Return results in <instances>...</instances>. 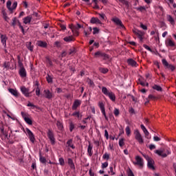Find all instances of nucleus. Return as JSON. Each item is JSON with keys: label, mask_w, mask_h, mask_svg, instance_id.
<instances>
[{"label": "nucleus", "mask_w": 176, "mask_h": 176, "mask_svg": "<svg viewBox=\"0 0 176 176\" xmlns=\"http://www.w3.org/2000/svg\"><path fill=\"white\" fill-rule=\"evenodd\" d=\"M155 153L158 155V156H161L162 157H167V156L171 153V151H170V148H163L160 150H155Z\"/></svg>", "instance_id": "obj_1"}, {"label": "nucleus", "mask_w": 176, "mask_h": 176, "mask_svg": "<svg viewBox=\"0 0 176 176\" xmlns=\"http://www.w3.org/2000/svg\"><path fill=\"white\" fill-rule=\"evenodd\" d=\"M134 135L135 139L138 141V144H140V145H144V138L138 129L134 131Z\"/></svg>", "instance_id": "obj_2"}, {"label": "nucleus", "mask_w": 176, "mask_h": 176, "mask_svg": "<svg viewBox=\"0 0 176 176\" xmlns=\"http://www.w3.org/2000/svg\"><path fill=\"white\" fill-rule=\"evenodd\" d=\"M69 28L72 30L74 36H78L79 35V30L82 28V25H80L79 23H78L76 26L72 24L69 25Z\"/></svg>", "instance_id": "obj_3"}, {"label": "nucleus", "mask_w": 176, "mask_h": 176, "mask_svg": "<svg viewBox=\"0 0 176 176\" xmlns=\"http://www.w3.org/2000/svg\"><path fill=\"white\" fill-rule=\"evenodd\" d=\"M135 162H133L134 166H139V167H144V159L139 155L135 157Z\"/></svg>", "instance_id": "obj_4"}, {"label": "nucleus", "mask_w": 176, "mask_h": 176, "mask_svg": "<svg viewBox=\"0 0 176 176\" xmlns=\"http://www.w3.org/2000/svg\"><path fill=\"white\" fill-rule=\"evenodd\" d=\"M16 8H17V1H14L12 3V1H7V8L8 9V10H10V12L12 13L13 10H16Z\"/></svg>", "instance_id": "obj_5"}, {"label": "nucleus", "mask_w": 176, "mask_h": 176, "mask_svg": "<svg viewBox=\"0 0 176 176\" xmlns=\"http://www.w3.org/2000/svg\"><path fill=\"white\" fill-rule=\"evenodd\" d=\"M133 32L134 34H135V35H137L140 42H142V41H144V36L145 35V33L144 32L135 29L133 30Z\"/></svg>", "instance_id": "obj_6"}, {"label": "nucleus", "mask_w": 176, "mask_h": 176, "mask_svg": "<svg viewBox=\"0 0 176 176\" xmlns=\"http://www.w3.org/2000/svg\"><path fill=\"white\" fill-rule=\"evenodd\" d=\"M47 137L52 145H54V144H56V139L54 138V134L53 133V131L49 130L47 132Z\"/></svg>", "instance_id": "obj_7"}, {"label": "nucleus", "mask_w": 176, "mask_h": 176, "mask_svg": "<svg viewBox=\"0 0 176 176\" xmlns=\"http://www.w3.org/2000/svg\"><path fill=\"white\" fill-rule=\"evenodd\" d=\"M26 134L30 140L31 142H35V136L34 135V133H32V131H31V130H30L29 129H26Z\"/></svg>", "instance_id": "obj_8"}, {"label": "nucleus", "mask_w": 176, "mask_h": 176, "mask_svg": "<svg viewBox=\"0 0 176 176\" xmlns=\"http://www.w3.org/2000/svg\"><path fill=\"white\" fill-rule=\"evenodd\" d=\"M21 115L23 118L24 119L25 122H26V123L28 124H32V120H31V118H30V117L28 116V114L24 113V112H21Z\"/></svg>", "instance_id": "obj_9"}, {"label": "nucleus", "mask_w": 176, "mask_h": 176, "mask_svg": "<svg viewBox=\"0 0 176 176\" xmlns=\"http://www.w3.org/2000/svg\"><path fill=\"white\" fill-rule=\"evenodd\" d=\"M98 107L99 108H100V111L102 115L104 116V118L107 120L108 117H107V113H105V105L104 104V103L102 102H99Z\"/></svg>", "instance_id": "obj_10"}, {"label": "nucleus", "mask_w": 176, "mask_h": 176, "mask_svg": "<svg viewBox=\"0 0 176 176\" xmlns=\"http://www.w3.org/2000/svg\"><path fill=\"white\" fill-rule=\"evenodd\" d=\"M21 91L25 96V97H30L31 92H30V89L23 86L21 87Z\"/></svg>", "instance_id": "obj_11"}, {"label": "nucleus", "mask_w": 176, "mask_h": 176, "mask_svg": "<svg viewBox=\"0 0 176 176\" xmlns=\"http://www.w3.org/2000/svg\"><path fill=\"white\" fill-rule=\"evenodd\" d=\"M111 21L115 23V24H116L117 25H120V27H121L122 28H124V25H123L122 21H120V19H119V18H118L116 16L113 17L111 19Z\"/></svg>", "instance_id": "obj_12"}, {"label": "nucleus", "mask_w": 176, "mask_h": 176, "mask_svg": "<svg viewBox=\"0 0 176 176\" xmlns=\"http://www.w3.org/2000/svg\"><path fill=\"white\" fill-rule=\"evenodd\" d=\"M44 97L48 100H52L53 93H52L49 89H45L44 90Z\"/></svg>", "instance_id": "obj_13"}, {"label": "nucleus", "mask_w": 176, "mask_h": 176, "mask_svg": "<svg viewBox=\"0 0 176 176\" xmlns=\"http://www.w3.org/2000/svg\"><path fill=\"white\" fill-rule=\"evenodd\" d=\"M165 44L167 47H174V46H175V43L174 42V41L170 38L166 40Z\"/></svg>", "instance_id": "obj_14"}, {"label": "nucleus", "mask_w": 176, "mask_h": 176, "mask_svg": "<svg viewBox=\"0 0 176 176\" xmlns=\"http://www.w3.org/2000/svg\"><path fill=\"white\" fill-rule=\"evenodd\" d=\"M140 127L142 131L144 133L146 138H148L149 140L151 138V136H149V132L148 131L145 126H144V124H141Z\"/></svg>", "instance_id": "obj_15"}, {"label": "nucleus", "mask_w": 176, "mask_h": 176, "mask_svg": "<svg viewBox=\"0 0 176 176\" xmlns=\"http://www.w3.org/2000/svg\"><path fill=\"white\" fill-rule=\"evenodd\" d=\"M19 75L21 78H25L27 76V72L24 67H21L19 69Z\"/></svg>", "instance_id": "obj_16"}, {"label": "nucleus", "mask_w": 176, "mask_h": 176, "mask_svg": "<svg viewBox=\"0 0 176 176\" xmlns=\"http://www.w3.org/2000/svg\"><path fill=\"white\" fill-rule=\"evenodd\" d=\"M32 20V16L29 15V16L23 18V23L24 24H30V23H31Z\"/></svg>", "instance_id": "obj_17"}, {"label": "nucleus", "mask_w": 176, "mask_h": 176, "mask_svg": "<svg viewBox=\"0 0 176 176\" xmlns=\"http://www.w3.org/2000/svg\"><path fill=\"white\" fill-rule=\"evenodd\" d=\"M1 41L4 47H6V41H8V37H6V35L2 34L1 36Z\"/></svg>", "instance_id": "obj_18"}, {"label": "nucleus", "mask_w": 176, "mask_h": 176, "mask_svg": "<svg viewBox=\"0 0 176 176\" xmlns=\"http://www.w3.org/2000/svg\"><path fill=\"white\" fill-rule=\"evenodd\" d=\"M107 96L111 101H113V102L116 101V96H115V94L113 92L109 91V93Z\"/></svg>", "instance_id": "obj_19"}, {"label": "nucleus", "mask_w": 176, "mask_h": 176, "mask_svg": "<svg viewBox=\"0 0 176 176\" xmlns=\"http://www.w3.org/2000/svg\"><path fill=\"white\" fill-rule=\"evenodd\" d=\"M90 22L91 24H101V21H100L98 18L96 17H92Z\"/></svg>", "instance_id": "obj_20"}, {"label": "nucleus", "mask_w": 176, "mask_h": 176, "mask_svg": "<svg viewBox=\"0 0 176 176\" xmlns=\"http://www.w3.org/2000/svg\"><path fill=\"white\" fill-rule=\"evenodd\" d=\"M80 100H76L73 104L72 106V109L75 110L76 109V108H78V107H79L80 105Z\"/></svg>", "instance_id": "obj_21"}, {"label": "nucleus", "mask_w": 176, "mask_h": 176, "mask_svg": "<svg viewBox=\"0 0 176 176\" xmlns=\"http://www.w3.org/2000/svg\"><path fill=\"white\" fill-rule=\"evenodd\" d=\"M40 47H46L47 43L42 41H38L36 43Z\"/></svg>", "instance_id": "obj_22"}, {"label": "nucleus", "mask_w": 176, "mask_h": 176, "mask_svg": "<svg viewBox=\"0 0 176 176\" xmlns=\"http://www.w3.org/2000/svg\"><path fill=\"white\" fill-rule=\"evenodd\" d=\"M166 19L172 25H175V21H174V19L171 15H167Z\"/></svg>", "instance_id": "obj_23"}, {"label": "nucleus", "mask_w": 176, "mask_h": 176, "mask_svg": "<svg viewBox=\"0 0 176 176\" xmlns=\"http://www.w3.org/2000/svg\"><path fill=\"white\" fill-rule=\"evenodd\" d=\"M127 63L129 65H131V67L137 66V62L133 59H128Z\"/></svg>", "instance_id": "obj_24"}, {"label": "nucleus", "mask_w": 176, "mask_h": 176, "mask_svg": "<svg viewBox=\"0 0 176 176\" xmlns=\"http://www.w3.org/2000/svg\"><path fill=\"white\" fill-rule=\"evenodd\" d=\"M65 42H74L75 41V38L72 36H67L63 38Z\"/></svg>", "instance_id": "obj_25"}, {"label": "nucleus", "mask_w": 176, "mask_h": 176, "mask_svg": "<svg viewBox=\"0 0 176 176\" xmlns=\"http://www.w3.org/2000/svg\"><path fill=\"white\" fill-rule=\"evenodd\" d=\"M148 168H151V170H155V166H153V160L149 159L148 160Z\"/></svg>", "instance_id": "obj_26"}, {"label": "nucleus", "mask_w": 176, "mask_h": 176, "mask_svg": "<svg viewBox=\"0 0 176 176\" xmlns=\"http://www.w3.org/2000/svg\"><path fill=\"white\" fill-rule=\"evenodd\" d=\"M139 82L142 86H146L147 87L149 86V84L146 82V81L144 80L142 77L139 78Z\"/></svg>", "instance_id": "obj_27"}, {"label": "nucleus", "mask_w": 176, "mask_h": 176, "mask_svg": "<svg viewBox=\"0 0 176 176\" xmlns=\"http://www.w3.org/2000/svg\"><path fill=\"white\" fill-rule=\"evenodd\" d=\"M10 93L12 94V96H14V97H19V92L17 90L14 89H9Z\"/></svg>", "instance_id": "obj_28"}, {"label": "nucleus", "mask_w": 176, "mask_h": 176, "mask_svg": "<svg viewBox=\"0 0 176 176\" xmlns=\"http://www.w3.org/2000/svg\"><path fill=\"white\" fill-rule=\"evenodd\" d=\"M95 57H108V56L101 52H97L95 53Z\"/></svg>", "instance_id": "obj_29"}, {"label": "nucleus", "mask_w": 176, "mask_h": 176, "mask_svg": "<svg viewBox=\"0 0 176 176\" xmlns=\"http://www.w3.org/2000/svg\"><path fill=\"white\" fill-rule=\"evenodd\" d=\"M19 23H20V21H19V19H17V18L14 17L12 19V25L13 27H15V25H19Z\"/></svg>", "instance_id": "obj_30"}, {"label": "nucleus", "mask_w": 176, "mask_h": 176, "mask_svg": "<svg viewBox=\"0 0 176 176\" xmlns=\"http://www.w3.org/2000/svg\"><path fill=\"white\" fill-rule=\"evenodd\" d=\"M67 162L70 168H75V165L74 164V161H72V159L69 158Z\"/></svg>", "instance_id": "obj_31"}, {"label": "nucleus", "mask_w": 176, "mask_h": 176, "mask_svg": "<svg viewBox=\"0 0 176 176\" xmlns=\"http://www.w3.org/2000/svg\"><path fill=\"white\" fill-rule=\"evenodd\" d=\"M26 47L28 49V50H30V52H34V45H31V42L27 43Z\"/></svg>", "instance_id": "obj_32"}, {"label": "nucleus", "mask_w": 176, "mask_h": 176, "mask_svg": "<svg viewBox=\"0 0 176 176\" xmlns=\"http://www.w3.org/2000/svg\"><path fill=\"white\" fill-rule=\"evenodd\" d=\"M2 14H3V18L4 19V20H6V21L9 23V17H8V14H6V12L5 11H2Z\"/></svg>", "instance_id": "obj_33"}, {"label": "nucleus", "mask_w": 176, "mask_h": 176, "mask_svg": "<svg viewBox=\"0 0 176 176\" xmlns=\"http://www.w3.org/2000/svg\"><path fill=\"white\" fill-rule=\"evenodd\" d=\"M102 93H103V94H104V96H107L109 94V91H108V89H107V87H102Z\"/></svg>", "instance_id": "obj_34"}, {"label": "nucleus", "mask_w": 176, "mask_h": 176, "mask_svg": "<svg viewBox=\"0 0 176 176\" xmlns=\"http://www.w3.org/2000/svg\"><path fill=\"white\" fill-rule=\"evenodd\" d=\"M92 151H93V146H91V145L89 144L87 148V152L89 156H91V155H93V153H91Z\"/></svg>", "instance_id": "obj_35"}, {"label": "nucleus", "mask_w": 176, "mask_h": 176, "mask_svg": "<svg viewBox=\"0 0 176 176\" xmlns=\"http://www.w3.org/2000/svg\"><path fill=\"white\" fill-rule=\"evenodd\" d=\"M56 126L59 130H63V122H61L60 121H57Z\"/></svg>", "instance_id": "obj_36"}, {"label": "nucleus", "mask_w": 176, "mask_h": 176, "mask_svg": "<svg viewBox=\"0 0 176 176\" xmlns=\"http://www.w3.org/2000/svg\"><path fill=\"white\" fill-rule=\"evenodd\" d=\"M46 79L48 83H53V78L50 76L49 74L47 75Z\"/></svg>", "instance_id": "obj_37"}, {"label": "nucleus", "mask_w": 176, "mask_h": 176, "mask_svg": "<svg viewBox=\"0 0 176 176\" xmlns=\"http://www.w3.org/2000/svg\"><path fill=\"white\" fill-rule=\"evenodd\" d=\"M116 1H118V2H120V3H122V5H124L125 6H129V1H126V0H116Z\"/></svg>", "instance_id": "obj_38"}, {"label": "nucleus", "mask_w": 176, "mask_h": 176, "mask_svg": "<svg viewBox=\"0 0 176 176\" xmlns=\"http://www.w3.org/2000/svg\"><path fill=\"white\" fill-rule=\"evenodd\" d=\"M126 134L128 137H130L131 134V131L130 130V126H126L125 129Z\"/></svg>", "instance_id": "obj_39"}, {"label": "nucleus", "mask_w": 176, "mask_h": 176, "mask_svg": "<svg viewBox=\"0 0 176 176\" xmlns=\"http://www.w3.org/2000/svg\"><path fill=\"white\" fill-rule=\"evenodd\" d=\"M153 89L154 90H157V91H162V87L157 85L153 86Z\"/></svg>", "instance_id": "obj_40"}, {"label": "nucleus", "mask_w": 176, "mask_h": 176, "mask_svg": "<svg viewBox=\"0 0 176 176\" xmlns=\"http://www.w3.org/2000/svg\"><path fill=\"white\" fill-rule=\"evenodd\" d=\"M109 171H108V173L110 174V175H115L116 173L113 170V166H110L109 167Z\"/></svg>", "instance_id": "obj_41"}, {"label": "nucleus", "mask_w": 176, "mask_h": 176, "mask_svg": "<svg viewBox=\"0 0 176 176\" xmlns=\"http://www.w3.org/2000/svg\"><path fill=\"white\" fill-rule=\"evenodd\" d=\"M40 162L41 163H43V164H46V158L40 155Z\"/></svg>", "instance_id": "obj_42"}, {"label": "nucleus", "mask_w": 176, "mask_h": 176, "mask_svg": "<svg viewBox=\"0 0 176 176\" xmlns=\"http://www.w3.org/2000/svg\"><path fill=\"white\" fill-rule=\"evenodd\" d=\"M58 162H59V164H60V166H64V164H65V162L64 161V158H63V157H60L58 159Z\"/></svg>", "instance_id": "obj_43"}, {"label": "nucleus", "mask_w": 176, "mask_h": 176, "mask_svg": "<svg viewBox=\"0 0 176 176\" xmlns=\"http://www.w3.org/2000/svg\"><path fill=\"white\" fill-rule=\"evenodd\" d=\"M102 159L104 160H109V154L105 153L102 156Z\"/></svg>", "instance_id": "obj_44"}, {"label": "nucleus", "mask_w": 176, "mask_h": 176, "mask_svg": "<svg viewBox=\"0 0 176 176\" xmlns=\"http://www.w3.org/2000/svg\"><path fill=\"white\" fill-rule=\"evenodd\" d=\"M119 146L121 147L124 146V139H123V138L120 139Z\"/></svg>", "instance_id": "obj_45"}, {"label": "nucleus", "mask_w": 176, "mask_h": 176, "mask_svg": "<svg viewBox=\"0 0 176 176\" xmlns=\"http://www.w3.org/2000/svg\"><path fill=\"white\" fill-rule=\"evenodd\" d=\"M99 71H100L102 74H107L108 72V69L101 67L99 69Z\"/></svg>", "instance_id": "obj_46"}, {"label": "nucleus", "mask_w": 176, "mask_h": 176, "mask_svg": "<svg viewBox=\"0 0 176 176\" xmlns=\"http://www.w3.org/2000/svg\"><path fill=\"white\" fill-rule=\"evenodd\" d=\"M93 30L94 35H96V34H98L100 32V29H98V28H94Z\"/></svg>", "instance_id": "obj_47"}, {"label": "nucleus", "mask_w": 176, "mask_h": 176, "mask_svg": "<svg viewBox=\"0 0 176 176\" xmlns=\"http://www.w3.org/2000/svg\"><path fill=\"white\" fill-rule=\"evenodd\" d=\"M108 167V162H105L104 163H102L101 168H107Z\"/></svg>", "instance_id": "obj_48"}, {"label": "nucleus", "mask_w": 176, "mask_h": 176, "mask_svg": "<svg viewBox=\"0 0 176 176\" xmlns=\"http://www.w3.org/2000/svg\"><path fill=\"white\" fill-rule=\"evenodd\" d=\"M74 129H75V124H74V123H72V122H70V124H69L70 131H73Z\"/></svg>", "instance_id": "obj_49"}, {"label": "nucleus", "mask_w": 176, "mask_h": 176, "mask_svg": "<svg viewBox=\"0 0 176 176\" xmlns=\"http://www.w3.org/2000/svg\"><path fill=\"white\" fill-rule=\"evenodd\" d=\"M19 27L24 35L25 34L24 28L23 27V25H21V23H19Z\"/></svg>", "instance_id": "obj_50"}, {"label": "nucleus", "mask_w": 176, "mask_h": 176, "mask_svg": "<svg viewBox=\"0 0 176 176\" xmlns=\"http://www.w3.org/2000/svg\"><path fill=\"white\" fill-rule=\"evenodd\" d=\"M162 64L164 65H165V67H168L169 65L168 63L167 62V60L166 59H162Z\"/></svg>", "instance_id": "obj_51"}, {"label": "nucleus", "mask_w": 176, "mask_h": 176, "mask_svg": "<svg viewBox=\"0 0 176 176\" xmlns=\"http://www.w3.org/2000/svg\"><path fill=\"white\" fill-rule=\"evenodd\" d=\"M100 17H101L102 20H105V19H107V16H105V14L104 13H101L99 14Z\"/></svg>", "instance_id": "obj_52"}, {"label": "nucleus", "mask_w": 176, "mask_h": 176, "mask_svg": "<svg viewBox=\"0 0 176 176\" xmlns=\"http://www.w3.org/2000/svg\"><path fill=\"white\" fill-rule=\"evenodd\" d=\"M54 46H56V47H60L61 46V43H60V41H56L54 43Z\"/></svg>", "instance_id": "obj_53"}, {"label": "nucleus", "mask_w": 176, "mask_h": 176, "mask_svg": "<svg viewBox=\"0 0 176 176\" xmlns=\"http://www.w3.org/2000/svg\"><path fill=\"white\" fill-rule=\"evenodd\" d=\"M119 113H120L119 109H114V115H115V116H119Z\"/></svg>", "instance_id": "obj_54"}, {"label": "nucleus", "mask_w": 176, "mask_h": 176, "mask_svg": "<svg viewBox=\"0 0 176 176\" xmlns=\"http://www.w3.org/2000/svg\"><path fill=\"white\" fill-rule=\"evenodd\" d=\"M168 68H169L170 71H174V69H175V67L173 65H168Z\"/></svg>", "instance_id": "obj_55"}, {"label": "nucleus", "mask_w": 176, "mask_h": 176, "mask_svg": "<svg viewBox=\"0 0 176 176\" xmlns=\"http://www.w3.org/2000/svg\"><path fill=\"white\" fill-rule=\"evenodd\" d=\"M91 30H92L91 28H89V32H85V36H89V35H90V32H91Z\"/></svg>", "instance_id": "obj_56"}, {"label": "nucleus", "mask_w": 176, "mask_h": 176, "mask_svg": "<svg viewBox=\"0 0 176 176\" xmlns=\"http://www.w3.org/2000/svg\"><path fill=\"white\" fill-rule=\"evenodd\" d=\"M140 27L142 28V30H148V27H146V25H144L143 23H140Z\"/></svg>", "instance_id": "obj_57"}, {"label": "nucleus", "mask_w": 176, "mask_h": 176, "mask_svg": "<svg viewBox=\"0 0 176 176\" xmlns=\"http://www.w3.org/2000/svg\"><path fill=\"white\" fill-rule=\"evenodd\" d=\"M143 47H144V49H146V50H148V52H152V50L151 49V47H149V46L146 45H144Z\"/></svg>", "instance_id": "obj_58"}, {"label": "nucleus", "mask_w": 176, "mask_h": 176, "mask_svg": "<svg viewBox=\"0 0 176 176\" xmlns=\"http://www.w3.org/2000/svg\"><path fill=\"white\" fill-rule=\"evenodd\" d=\"M36 96H39L41 94V89H39V87H37L36 89Z\"/></svg>", "instance_id": "obj_59"}, {"label": "nucleus", "mask_w": 176, "mask_h": 176, "mask_svg": "<svg viewBox=\"0 0 176 176\" xmlns=\"http://www.w3.org/2000/svg\"><path fill=\"white\" fill-rule=\"evenodd\" d=\"M149 149H151V151H152L153 149H156V146H155V144H150Z\"/></svg>", "instance_id": "obj_60"}, {"label": "nucleus", "mask_w": 176, "mask_h": 176, "mask_svg": "<svg viewBox=\"0 0 176 176\" xmlns=\"http://www.w3.org/2000/svg\"><path fill=\"white\" fill-rule=\"evenodd\" d=\"M104 137L108 140L109 138V135L108 134V131L104 130Z\"/></svg>", "instance_id": "obj_61"}, {"label": "nucleus", "mask_w": 176, "mask_h": 176, "mask_svg": "<svg viewBox=\"0 0 176 176\" xmlns=\"http://www.w3.org/2000/svg\"><path fill=\"white\" fill-rule=\"evenodd\" d=\"M137 9H138V10L142 12L143 10H146V8L145 7L141 6V7L138 8Z\"/></svg>", "instance_id": "obj_62"}, {"label": "nucleus", "mask_w": 176, "mask_h": 176, "mask_svg": "<svg viewBox=\"0 0 176 176\" xmlns=\"http://www.w3.org/2000/svg\"><path fill=\"white\" fill-rule=\"evenodd\" d=\"M72 116H77V118H79V116H80L79 112L76 111V112L73 113Z\"/></svg>", "instance_id": "obj_63"}, {"label": "nucleus", "mask_w": 176, "mask_h": 176, "mask_svg": "<svg viewBox=\"0 0 176 176\" xmlns=\"http://www.w3.org/2000/svg\"><path fill=\"white\" fill-rule=\"evenodd\" d=\"M128 176H134V173H133V171H131V170L128 171Z\"/></svg>", "instance_id": "obj_64"}]
</instances>
